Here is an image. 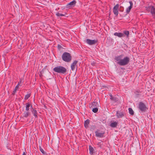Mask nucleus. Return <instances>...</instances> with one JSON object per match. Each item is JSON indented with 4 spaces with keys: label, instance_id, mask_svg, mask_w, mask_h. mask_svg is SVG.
I'll return each instance as SVG.
<instances>
[{
    "label": "nucleus",
    "instance_id": "obj_1",
    "mask_svg": "<svg viewBox=\"0 0 155 155\" xmlns=\"http://www.w3.org/2000/svg\"><path fill=\"white\" fill-rule=\"evenodd\" d=\"M123 54H121L115 57L114 59L117 61V63L120 66H125L127 65L130 61V58L128 57H125L123 59Z\"/></svg>",
    "mask_w": 155,
    "mask_h": 155
},
{
    "label": "nucleus",
    "instance_id": "obj_2",
    "mask_svg": "<svg viewBox=\"0 0 155 155\" xmlns=\"http://www.w3.org/2000/svg\"><path fill=\"white\" fill-rule=\"evenodd\" d=\"M62 58L64 61L67 62H69L71 60L72 57L69 53L64 52L62 55Z\"/></svg>",
    "mask_w": 155,
    "mask_h": 155
},
{
    "label": "nucleus",
    "instance_id": "obj_18",
    "mask_svg": "<svg viewBox=\"0 0 155 155\" xmlns=\"http://www.w3.org/2000/svg\"><path fill=\"white\" fill-rule=\"evenodd\" d=\"M114 35L115 36H117L119 37H124V35L121 33L115 32L114 34Z\"/></svg>",
    "mask_w": 155,
    "mask_h": 155
},
{
    "label": "nucleus",
    "instance_id": "obj_23",
    "mask_svg": "<svg viewBox=\"0 0 155 155\" xmlns=\"http://www.w3.org/2000/svg\"><path fill=\"white\" fill-rule=\"evenodd\" d=\"M123 34L124 35H125L126 36L127 38L128 37L129 35V31L127 30H125L123 31Z\"/></svg>",
    "mask_w": 155,
    "mask_h": 155
},
{
    "label": "nucleus",
    "instance_id": "obj_9",
    "mask_svg": "<svg viewBox=\"0 0 155 155\" xmlns=\"http://www.w3.org/2000/svg\"><path fill=\"white\" fill-rule=\"evenodd\" d=\"M148 8L151 9V13L152 15L153 18L155 19V8L153 6H150L148 7Z\"/></svg>",
    "mask_w": 155,
    "mask_h": 155
},
{
    "label": "nucleus",
    "instance_id": "obj_25",
    "mask_svg": "<svg viewBox=\"0 0 155 155\" xmlns=\"http://www.w3.org/2000/svg\"><path fill=\"white\" fill-rule=\"evenodd\" d=\"M91 108L92 109V111L94 113H97L98 111V108H97V107H93Z\"/></svg>",
    "mask_w": 155,
    "mask_h": 155
},
{
    "label": "nucleus",
    "instance_id": "obj_11",
    "mask_svg": "<svg viewBox=\"0 0 155 155\" xmlns=\"http://www.w3.org/2000/svg\"><path fill=\"white\" fill-rule=\"evenodd\" d=\"M99 106V104L96 101H94L90 104L89 106L90 108H91L97 107Z\"/></svg>",
    "mask_w": 155,
    "mask_h": 155
},
{
    "label": "nucleus",
    "instance_id": "obj_12",
    "mask_svg": "<svg viewBox=\"0 0 155 155\" xmlns=\"http://www.w3.org/2000/svg\"><path fill=\"white\" fill-rule=\"evenodd\" d=\"M78 61L77 60H75L71 64V69L72 71H74V70L76 66H77L76 64L77 63Z\"/></svg>",
    "mask_w": 155,
    "mask_h": 155
},
{
    "label": "nucleus",
    "instance_id": "obj_13",
    "mask_svg": "<svg viewBox=\"0 0 155 155\" xmlns=\"http://www.w3.org/2000/svg\"><path fill=\"white\" fill-rule=\"evenodd\" d=\"M118 125V122L116 121H113L111 123L110 126L113 128L117 127Z\"/></svg>",
    "mask_w": 155,
    "mask_h": 155
},
{
    "label": "nucleus",
    "instance_id": "obj_17",
    "mask_svg": "<svg viewBox=\"0 0 155 155\" xmlns=\"http://www.w3.org/2000/svg\"><path fill=\"white\" fill-rule=\"evenodd\" d=\"M31 111L33 114V115L35 117V118H37L38 113L37 110L34 109H33L31 110Z\"/></svg>",
    "mask_w": 155,
    "mask_h": 155
},
{
    "label": "nucleus",
    "instance_id": "obj_7",
    "mask_svg": "<svg viewBox=\"0 0 155 155\" xmlns=\"http://www.w3.org/2000/svg\"><path fill=\"white\" fill-rule=\"evenodd\" d=\"M125 113L122 111H117L116 114V116L118 118H121L124 116Z\"/></svg>",
    "mask_w": 155,
    "mask_h": 155
},
{
    "label": "nucleus",
    "instance_id": "obj_30",
    "mask_svg": "<svg viewBox=\"0 0 155 155\" xmlns=\"http://www.w3.org/2000/svg\"><path fill=\"white\" fill-rule=\"evenodd\" d=\"M121 8H122V9H121L120 10V12H123V10H124V8H123V7H120V9H121Z\"/></svg>",
    "mask_w": 155,
    "mask_h": 155
},
{
    "label": "nucleus",
    "instance_id": "obj_6",
    "mask_svg": "<svg viewBox=\"0 0 155 155\" xmlns=\"http://www.w3.org/2000/svg\"><path fill=\"white\" fill-rule=\"evenodd\" d=\"M119 5L118 4L116 5L113 8V12L114 14L117 16L118 14Z\"/></svg>",
    "mask_w": 155,
    "mask_h": 155
},
{
    "label": "nucleus",
    "instance_id": "obj_24",
    "mask_svg": "<svg viewBox=\"0 0 155 155\" xmlns=\"http://www.w3.org/2000/svg\"><path fill=\"white\" fill-rule=\"evenodd\" d=\"M128 110L129 113L130 114L132 115H133L134 114V111L132 108H128Z\"/></svg>",
    "mask_w": 155,
    "mask_h": 155
},
{
    "label": "nucleus",
    "instance_id": "obj_10",
    "mask_svg": "<svg viewBox=\"0 0 155 155\" xmlns=\"http://www.w3.org/2000/svg\"><path fill=\"white\" fill-rule=\"evenodd\" d=\"M129 3H130V5L126 9V12L127 14L129 13L133 6V3L132 1H129Z\"/></svg>",
    "mask_w": 155,
    "mask_h": 155
},
{
    "label": "nucleus",
    "instance_id": "obj_22",
    "mask_svg": "<svg viewBox=\"0 0 155 155\" xmlns=\"http://www.w3.org/2000/svg\"><path fill=\"white\" fill-rule=\"evenodd\" d=\"M19 83H18V84L15 87L14 90L13 91V92L12 94L13 95H14L16 91L18 89V88L19 86Z\"/></svg>",
    "mask_w": 155,
    "mask_h": 155
},
{
    "label": "nucleus",
    "instance_id": "obj_19",
    "mask_svg": "<svg viewBox=\"0 0 155 155\" xmlns=\"http://www.w3.org/2000/svg\"><path fill=\"white\" fill-rule=\"evenodd\" d=\"M95 134L96 137H102L104 134V133H99L97 131L95 132Z\"/></svg>",
    "mask_w": 155,
    "mask_h": 155
},
{
    "label": "nucleus",
    "instance_id": "obj_34",
    "mask_svg": "<svg viewBox=\"0 0 155 155\" xmlns=\"http://www.w3.org/2000/svg\"><path fill=\"white\" fill-rule=\"evenodd\" d=\"M40 77H41V76H42V74H40Z\"/></svg>",
    "mask_w": 155,
    "mask_h": 155
},
{
    "label": "nucleus",
    "instance_id": "obj_27",
    "mask_svg": "<svg viewBox=\"0 0 155 155\" xmlns=\"http://www.w3.org/2000/svg\"><path fill=\"white\" fill-rule=\"evenodd\" d=\"M39 148L41 152L43 154H45V153L44 151V150L42 148L41 146H39Z\"/></svg>",
    "mask_w": 155,
    "mask_h": 155
},
{
    "label": "nucleus",
    "instance_id": "obj_15",
    "mask_svg": "<svg viewBox=\"0 0 155 155\" xmlns=\"http://www.w3.org/2000/svg\"><path fill=\"white\" fill-rule=\"evenodd\" d=\"M90 121L89 119H87L84 122V127L87 128L88 127V125L90 123Z\"/></svg>",
    "mask_w": 155,
    "mask_h": 155
},
{
    "label": "nucleus",
    "instance_id": "obj_3",
    "mask_svg": "<svg viewBox=\"0 0 155 155\" xmlns=\"http://www.w3.org/2000/svg\"><path fill=\"white\" fill-rule=\"evenodd\" d=\"M53 70L56 72L62 74H64L67 72L66 68L61 66L55 67L53 68Z\"/></svg>",
    "mask_w": 155,
    "mask_h": 155
},
{
    "label": "nucleus",
    "instance_id": "obj_21",
    "mask_svg": "<svg viewBox=\"0 0 155 155\" xmlns=\"http://www.w3.org/2000/svg\"><path fill=\"white\" fill-rule=\"evenodd\" d=\"M89 149L90 154L91 155L93 154L94 153V149L93 147L91 146H89Z\"/></svg>",
    "mask_w": 155,
    "mask_h": 155
},
{
    "label": "nucleus",
    "instance_id": "obj_20",
    "mask_svg": "<svg viewBox=\"0 0 155 155\" xmlns=\"http://www.w3.org/2000/svg\"><path fill=\"white\" fill-rule=\"evenodd\" d=\"M26 111H29V107L31 106V104L29 103H26Z\"/></svg>",
    "mask_w": 155,
    "mask_h": 155
},
{
    "label": "nucleus",
    "instance_id": "obj_31",
    "mask_svg": "<svg viewBox=\"0 0 155 155\" xmlns=\"http://www.w3.org/2000/svg\"><path fill=\"white\" fill-rule=\"evenodd\" d=\"M22 79H20V81L18 82V83H19V85H20L21 83L22 82Z\"/></svg>",
    "mask_w": 155,
    "mask_h": 155
},
{
    "label": "nucleus",
    "instance_id": "obj_28",
    "mask_svg": "<svg viewBox=\"0 0 155 155\" xmlns=\"http://www.w3.org/2000/svg\"><path fill=\"white\" fill-rule=\"evenodd\" d=\"M56 15L58 16H63L65 15L57 13L56 14Z\"/></svg>",
    "mask_w": 155,
    "mask_h": 155
},
{
    "label": "nucleus",
    "instance_id": "obj_5",
    "mask_svg": "<svg viewBox=\"0 0 155 155\" xmlns=\"http://www.w3.org/2000/svg\"><path fill=\"white\" fill-rule=\"evenodd\" d=\"M98 42L97 40H91L87 39L86 40V42L90 45H92L95 44Z\"/></svg>",
    "mask_w": 155,
    "mask_h": 155
},
{
    "label": "nucleus",
    "instance_id": "obj_16",
    "mask_svg": "<svg viewBox=\"0 0 155 155\" xmlns=\"http://www.w3.org/2000/svg\"><path fill=\"white\" fill-rule=\"evenodd\" d=\"M110 99L111 100L114 101L115 102L117 101L118 98H117L116 97H113V96L111 94L110 95Z\"/></svg>",
    "mask_w": 155,
    "mask_h": 155
},
{
    "label": "nucleus",
    "instance_id": "obj_26",
    "mask_svg": "<svg viewBox=\"0 0 155 155\" xmlns=\"http://www.w3.org/2000/svg\"><path fill=\"white\" fill-rule=\"evenodd\" d=\"M31 94H27L25 97V100H27L30 96Z\"/></svg>",
    "mask_w": 155,
    "mask_h": 155
},
{
    "label": "nucleus",
    "instance_id": "obj_32",
    "mask_svg": "<svg viewBox=\"0 0 155 155\" xmlns=\"http://www.w3.org/2000/svg\"><path fill=\"white\" fill-rule=\"evenodd\" d=\"M30 107H31V108H32V109H33V107H32V105L31 104V106H30Z\"/></svg>",
    "mask_w": 155,
    "mask_h": 155
},
{
    "label": "nucleus",
    "instance_id": "obj_4",
    "mask_svg": "<svg viewBox=\"0 0 155 155\" xmlns=\"http://www.w3.org/2000/svg\"><path fill=\"white\" fill-rule=\"evenodd\" d=\"M138 108L142 112H145L148 109L146 105L142 102H139Z\"/></svg>",
    "mask_w": 155,
    "mask_h": 155
},
{
    "label": "nucleus",
    "instance_id": "obj_33",
    "mask_svg": "<svg viewBox=\"0 0 155 155\" xmlns=\"http://www.w3.org/2000/svg\"><path fill=\"white\" fill-rule=\"evenodd\" d=\"M22 155H26V154H25V152H24L23 154H22Z\"/></svg>",
    "mask_w": 155,
    "mask_h": 155
},
{
    "label": "nucleus",
    "instance_id": "obj_14",
    "mask_svg": "<svg viewBox=\"0 0 155 155\" xmlns=\"http://www.w3.org/2000/svg\"><path fill=\"white\" fill-rule=\"evenodd\" d=\"M30 112L29 111H25L23 113V117L27 118L30 115Z\"/></svg>",
    "mask_w": 155,
    "mask_h": 155
},
{
    "label": "nucleus",
    "instance_id": "obj_8",
    "mask_svg": "<svg viewBox=\"0 0 155 155\" xmlns=\"http://www.w3.org/2000/svg\"><path fill=\"white\" fill-rule=\"evenodd\" d=\"M76 3V1L75 0H74L72 1L67 4L66 5V8H69L72 7H74Z\"/></svg>",
    "mask_w": 155,
    "mask_h": 155
},
{
    "label": "nucleus",
    "instance_id": "obj_29",
    "mask_svg": "<svg viewBox=\"0 0 155 155\" xmlns=\"http://www.w3.org/2000/svg\"><path fill=\"white\" fill-rule=\"evenodd\" d=\"M58 49H59V50L61 49V48H62V47L61 46V45H59V44H58Z\"/></svg>",
    "mask_w": 155,
    "mask_h": 155
}]
</instances>
